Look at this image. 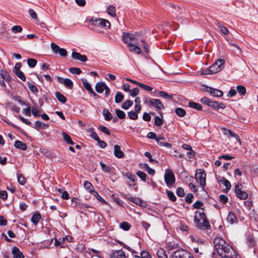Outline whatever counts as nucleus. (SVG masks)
Segmentation results:
<instances>
[{
    "instance_id": "28",
    "label": "nucleus",
    "mask_w": 258,
    "mask_h": 258,
    "mask_svg": "<svg viewBox=\"0 0 258 258\" xmlns=\"http://www.w3.org/2000/svg\"><path fill=\"white\" fill-rule=\"evenodd\" d=\"M156 254L158 258H168L165 250L162 248L158 249L156 252Z\"/></svg>"
},
{
    "instance_id": "39",
    "label": "nucleus",
    "mask_w": 258,
    "mask_h": 258,
    "mask_svg": "<svg viewBox=\"0 0 258 258\" xmlns=\"http://www.w3.org/2000/svg\"><path fill=\"white\" fill-rule=\"evenodd\" d=\"M133 104V101L132 100H127L124 101L121 105V107L125 110L128 109Z\"/></svg>"
},
{
    "instance_id": "45",
    "label": "nucleus",
    "mask_w": 258,
    "mask_h": 258,
    "mask_svg": "<svg viewBox=\"0 0 258 258\" xmlns=\"http://www.w3.org/2000/svg\"><path fill=\"white\" fill-rule=\"evenodd\" d=\"M37 61L34 58H28L27 59V63L30 68H34L37 64Z\"/></svg>"
},
{
    "instance_id": "37",
    "label": "nucleus",
    "mask_w": 258,
    "mask_h": 258,
    "mask_svg": "<svg viewBox=\"0 0 258 258\" xmlns=\"http://www.w3.org/2000/svg\"><path fill=\"white\" fill-rule=\"evenodd\" d=\"M123 94L120 92H117L115 97V102L119 103L123 100Z\"/></svg>"
},
{
    "instance_id": "38",
    "label": "nucleus",
    "mask_w": 258,
    "mask_h": 258,
    "mask_svg": "<svg viewBox=\"0 0 258 258\" xmlns=\"http://www.w3.org/2000/svg\"><path fill=\"white\" fill-rule=\"evenodd\" d=\"M166 193L170 201L172 202H175L176 201V197L173 191L166 189Z\"/></svg>"
},
{
    "instance_id": "49",
    "label": "nucleus",
    "mask_w": 258,
    "mask_h": 258,
    "mask_svg": "<svg viewBox=\"0 0 258 258\" xmlns=\"http://www.w3.org/2000/svg\"><path fill=\"white\" fill-rule=\"evenodd\" d=\"M100 165L104 172L108 173L110 171V167L106 165L102 161L100 162Z\"/></svg>"
},
{
    "instance_id": "36",
    "label": "nucleus",
    "mask_w": 258,
    "mask_h": 258,
    "mask_svg": "<svg viewBox=\"0 0 258 258\" xmlns=\"http://www.w3.org/2000/svg\"><path fill=\"white\" fill-rule=\"evenodd\" d=\"M236 89L240 95L244 96L246 93L245 87L242 85L237 86Z\"/></svg>"
},
{
    "instance_id": "6",
    "label": "nucleus",
    "mask_w": 258,
    "mask_h": 258,
    "mask_svg": "<svg viewBox=\"0 0 258 258\" xmlns=\"http://www.w3.org/2000/svg\"><path fill=\"white\" fill-rule=\"evenodd\" d=\"M224 63L225 60L224 59H219L209 67L210 71H211L212 74L219 72L224 68Z\"/></svg>"
},
{
    "instance_id": "62",
    "label": "nucleus",
    "mask_w": 258,
    "mask_h": 258,
    "mask_svg": "<svg viewBox=\"0 0 258 258\" xmlns=\"http://www.w3.org/2000/svg\"><path fill=\"white\" fill-rule=\"evenodd\" d=\"M28 87L30 89V90L34 93H36L38 92V89L37 88L34 86L33 84L30 83L29 82H28Z\"/></svg>"
},
{
    "instance_id": "18",
    "label": "nucleus",
    "mask_w": 258,
    "mask_h": 258,
    "mask_svg": "<svg viewBox=\"0 0 258 258\" xmlns=\"http://www.w3.org/2000/svg\"><path fill=\"white\" fill-rule=\"evenodd\" d=\"M12 253L13 255V258H24L23 253L20 251L19 248L17 246L13 247Z\"/></svg>"
},
{
    "instance_id": "19",
    "label": "nucleus",
    "mask_w": 258,
    "mask_h": 258,
    "mask_svg": "<svg viewBox=\"0 0 258 258\" xmlns=\"http://www.w3.org/2000/svg\"><path fill=\"white\" fill-rule=\"evenodd\" d=\"M0 77L7 82H9L11 80V77L9 73L5 70H0Z\"/></svg>"
},
{
    "instance_id": "60",
    "label": "nucleus",
    "mask_w": 258,
    "mask_h": 258,
    "mask_svg": "<svg viewBox=\"0 0 258 258\" xmlns=\"http://www.w3.org/2000/svg\"><path fill=\"white\" fill-rule=\"evenodd\" d=\"M139 93V89L138 88H135L131 90L130 91V95L132 97H133L136 96Z\"/></svg>"
},
{
    "instance_id": "44",
    "label": "nucleus",
    "mask_w": 258,
    "mask_h": 258,
    "mask_svg": "<svg viewBox=\"0 0 258 258\" xmlns=\"http://www.w3.org/2000/svg\"><path fill=\"white\" fill-rule=\"evenodd\" d=\"M83 87L88 91H91L92 89L91 85L87 82V80L86 79H82L81 80Z\"/></svg>"
},
{
    "instance_id": "20",
    "label": "nucleus",
    "mask_w": 258,
    "mask_h": 258,
    "mask_svg": "<svg viewBox=\"0 0 258 258\" xmlns=\"http://www.w3.org/2000/svg\"><path fill=\"white\" fill-rule=\"evenodd\" d=\"M227 221L228 223L233 224L236 223L238 219L233 212H229L227 217Z\"/></svg>"
},
{
    "instance_id": "23",
    "label": "nucleus",
    "mask_w": 258,
    "mask_h": 258,
    "mask_svg": "<svg viewBox=\"0 0 258 258\" xmlns=\"http://www.w3.org/2000/svg\"><path fill=\"white\" fill-rule=\"evenodd\" d=\"M106 84L104 82H98L96 84L95 90L98 93H102L105 88Z\"/></svg>"
},
{
    "instance_id": "59",
    "label": "nucleus",
    "mask_w": 258,
    "mask_h": 258,
    "mask_svg": "<svg viewBox=\"0 0 258 258\" xmlns=\"http://www.w3.org/2000/svg\"><path fill=\"white\" fill-rule=\"evenodd\" d=\"M194 196L192 194H188L185 198V201L187 203L190 204L192 202V199L194 198Z\"/></svg>"
},
{
    "instance_id": "9",
    "label": "nucleus",
    "mask_w": 258,
    "mask_h": 258,
    "mask_svg": "<svg viewBox=\"0 0 258 258\" xmlns=\"http://www.w3.org/2000/svg\"><path fill=\"white\" fill-rule=\"evenodd\" d=\"M149 106L155 107L158 111L164 108L163 104L158 99L151 98L149 99Z\"/></svg>"
},
{
    "instance_id": "42",
    "label": "nucleus",
    "mask_w": 258,
    "mask_h": 258,
    "mask_svg": "<svg viewBox=\"0 0 258 258\" xmlns=\"http://www.w3.org/2000/svg\"><path fill=\"white\" fill-rule=\"evenodd\" d=\"M119 227L124 231H128L131 227V225L127 222H123L120 224Z\"/></svg>"
},
{
    "instance_id": "50",
    "label": "nucleus",
    "mask_w": 258,
    "mask_h": 258,
    "mask_svg": "<svg viewBox=\"0 0 258 258\" xmlns=\"http://www.w3.org/2000/svg\"><path fill=\"white\" fill-rule=\"evenodd\" d=\"M15 73L22 81H26L25 76L21 71L18 70L17 72H15Z\"/></svg>"
},
{
    "instance_id": "24",
    "label": "nucleus",
    "mask_w": 258,
    "mask_h": 258,
    "mask_svg": "<svg viewBox=\"0 0 258 258\" xmlns=\"http://www.w3.org/2000/svg\"><path fill=\"white\" fill-rule=\"evenodd\" d=\"M246 242L249 248H252L254 247L256 244L253 236L251 235H248L247 236L246 238Z\"/></svg>"
},
{
    "instance_id": "41",
    "label": "nucleus",
    "mask_w": 258,
    "mask_h": 258,
    "mask_svg": "<svg viewBox=\"0 0 258 258\" xmlns=\"http://www.w3.org/2000/svg\"><path fill=\"white\" fill-rule=\"evenodd\" d=\"M107 13L113 17L116 16L115 13V8L113 6H109L107 8Z\"/></svg>"
},
{
    "instance_id": "25",
    "label": "nucleus",
    "mask_w": 258,
    "mask_h": 258,
    "mask_svg": "<svg viewBox=\"0 0 258 258\" xmlns=\"http://www.w3.org/2000/svg\"><path fill=\"white\" fill-rule=\"evenodd\" d=\"M216 24L217 26V27H218V28L219 29V32L223 34V35H227V34H228L229 30H228V29L226 27H225L223 25H222L219 22H217Z\"/></svg>"
},
{
    "instance_id": "27",
    "label": "nucleus",
    "mask_w": 258,
    "mask_h": 258,
    "mask_svg": "<svg viewBox=\"0 0 258 258\" xmlns=\"http://www.w3.org/2000/svg\"><path fill=\"white\" fill-rule=\"evenodd\" d=\"M220 182L226 187L227 190H229L230 189L231 187V183L226 178L224 177H221L220 180Z\"/></svg>"
},
{
    "instance_id": "7",
    "label": "nucleus",
    "mask_w": 258,
    "mask_h": 258,
    "mask_svg": "<svg viewBox=\"0 0 258 258\" xmlns=\"http://www.w3.org/2000/svg\"><path fill=\"white\" fill-rule=\"evenodd\" d=\"M242 185L238 183L235 186L234 190L236 197L240 200H246L248 194L245 191L242 190Z\"/></svg>"
},
{
    "instance_id": "55",
    "label": "nucleus",
    "mask_w": 258,
    "mask_h": 258,
    "mask_svg": "<svg viewBox=\"0 0 258 258\" xmlns=\"http://www.w3.org/2000/svg\"><path fill=\"white\" fill-rule=\"evenodd\" d=\"M18 182L21 185H24L26 183V179L22 174L18 175Z\"/></svg>"
},
{
    "instance_id": "34",
    "label": "nucleus",
    "mask_w": 258,
    "mask_h": 258,
    "mask_svg": "<svg viewBox=\"0 0 258 258\" xmlns=\"http://www.w3.org/2000/svg\"><path fill=\"white\" fill-rule=\"evenodd\" d=\"M175 114L179 117H184L186 114L185 110L182 108H176L175 110Z\"/></svg>"
},
{
    "instance_id": "2",
    "label": "nucleus",
    "mask_w": 258,
    "mask_h": 258,
    "mask_svg": "<svg viewBox=\"0 0 258 258\" xmlns=\"http://www.w3.org/2000/svg\"><path fill=\"white\" fill-rule=\"evenodd\" d=\"M202 211L197 210L195 212L196 214H199V217L197 215L194 217V222L197 227L202 230H208L210 229L211 225L207 219L206 214L204 212V209L202 208Z\"/></svg>"
},
{
    "instance_id": "54",
    "label": "nucleus",
    "mask_w": 258,
    "mask_h": 258,
    "mask_svg": "<svg viewBox=\"0 0 258 258\" xmlns=\"http://www.w3.org/2000/svg\"><path fill=\"white\" fill-rule=\"evenodd\" d=\"M177 244L175 242H168L166 243V247L169 250H173L176 248Z\"/></svg>"
},
{
    "instance_id": "14",
    "label": "nucleus",
    "mask_w": 258,
    "mask_h": 258,
    "mask_svg": "<svg viewBox=\"0 0 258 258\" xmlns=\"http://www.w3.org/2000/svg\"><path fill=\"white\" fill-rule=\"evenodd\" d=\"M72 57L81 62H86L87 60V57L85 55H82L79 52L75 51L72 53Z\"/></svg>"
},
{
    "instance_id": "26",
    "label": "nucleus",
    "mask_w": 258,
    "mask_h": 258,
    "mask_svg": "<svg viewBox=\"0 0 258 258\" xmlns=\"http://www.w3.org/2000/svg\"><path fill=\"white\" fill-rule=\"evenodd\" d=\"M84 186L85 188L90 193L93 194V191H95L94 189V187L91 183L88 181H85L84 182Z\"/></svg>"
},
{
    "instance_id": "10",
    "label": "nucleus",
    "mask_w": 258,
    "mask_h": 258,
    "mask_svg": "<svg viewBox=\"0 0 258 258\" xmlns=\"http://www.w3.org/2000/svg\"><path fill=\"white\" fill-rule=\"evenodd\" d=\"M205 91L209 93L211 95H212L214 97H220L223 95V92L219 89L213 88L212 87H209L207 86H205Z\"/></svg>"
},
{
    "instance_id": "35",
    "label": "nucleus",
    "mask_w": 258,
    "mask_h": 258,
    "mask_svg": "<svg viewBox=\"0 0 258 258\" xmlns=\"http://www.w3.org/2000/svg\"><path fill=\"white\" fill-rule=\"evenodd\" d=\"M103 115L104 116V119L107 121H109L112 118V115L111 113L107 109H103Z\"/></svg>"
},
{
    "instance_id": "64",
    "label": "nucleus",
    "mask_w": 258,
    "mask_h": 258,
    "mask_svg": "<svg viewBox=\"0 0 258 258\" xmlns=\"http://www.w3.org/2000/svg\"><path fill=\"white\" fill-rule=\"evenodd\" d=\"M219 199L220 202H221L223 204L227 203L228 201V197L225 195H221L219 196Z\"/></svg>"
},
{
    "instance_id": "43",
    "label": "nucleus",
    "mask_w": 258,
    "mask_h": 258,
    "mask_svg": "<svg viewBox=\"0 0 258 258\" xmlns=\"http://www.w3.org/2000/svg\"><path fill=\"white\" fill-rule=\"evenodd\" d=\"M127 115L131 119L136 120L138 118V113L135 111L132 110L128 112Z\"/></svg>"
},
{
    "instance_id": "16",
    "label": "nucleus",
    "mask_w": 258,
    "mask_h": 258,
    "mask_svg": "<svg viewBox=\"0 0 258 258\" xmlns=\"http://www.w3.org/2000/svg\"><path fill=\"white\" fill-rule=\"evenodd\" d=\"M110 257V258H126L125 253L122 250H112Z\"/></svg>"
},
{
    "instance_id": "17",
    "label": "nucleus",
    "mask_w": 258,
    "mask_h": 258,
    "mask_svg": "<svg viewBox=\"0 0 258 258\" xmlns=\"http://www.w3.org/2000/svg\"><path fill=\"white\" fill-rule=\"evenodd\" d=\"M114 155L117 158H122L124 156L123 152L121 150L120 146L117 145L114 146Z\"/></svg>"
},
{
    "instance_id": "56",
    "label": "nucleus",
    "mask_w": 258,
    "mask_h": 258,
    "mask_svg": "<svg viewBox=\"0 0 258 258\" xmlns=\"http://www.w3.org/2000/svg\"><path fill=\"white\" fill-rule=\"evenodd\" d=\"M145 167L146 168V171L148 173V174L152 175H154L155 174V170L150 167L147 164H145Z\"/></svg>"
},
{
    "instance_id": "61",
    "label": "nucleus",
    "mask_w": 258,
    "mask_h": 258,
    "mask_svg": "<svg viewBox=\"0 0 258 258\" xmlns=\"http://www.w3.org/2000/svg\"><path fill=\"white\" fill-rule=\"evenodd\" d=\"M204 205V203L200 201H197L192 205L193 209H201Z\"/></svg>"
},
{
    "instance_id": "12",
    "label": "nucleus",
    "mask_w": 258,
    "mask_h": 258,
    "mask_svg": "<svg viewBox=\"0 0 258 258\" xmlns=\"http://www.w3.org/2000/svg\"><path fill=\"white\" fill-rule=\"evenodd\" d=\"M57 80L60 83L63 84L69 89H72L73 88V82L70 79H63L60 77H57Z\"/></svg>"
},
{
    "instance_id": "47",
    "label": "nucleus",
    "mask_w": 258,
    "mask_h": 258,
    "mask_svg": "<svg viewBox=\"0 0 258 258\" xmlns=\"http://www.w3.org/2000/svg\"><path fill=\"white\" fill-rule=\"evenodd\" d=\"M92 195L101 203L106 204V202L99 195L97 191H93Z\"/></svg>"
},
{
    "instance_id": "52",
    "label": "nucleus",
    "mask_w": 258,
    "mask_h": 258,
    "mask_svg": "<svg viewBox=\"0 0 258 258\" xmlns=\"http://www.w3.org/2000/svg\"><path fill=\"white\" fill-rule=\"evenodd\" d=\"M137 175L144 181H146L147 174L143 171H138L137 172Z\"/></svg>"
},
{
    "instance_id": "31",
    "label": "nucleus",
    "mask_w": 258,
    "mask_h": 258,
    "mask_svg": "<svg viewBox=\"0 0 258 258\" xmlns=\"http://www.w3.org/2000/svg\"><path fill=\"white\" fill-rule=\"evenodd\" d=\"M156 92H157V91H155L154 92V93H155ZM157 92L159 93L160 97L164 98L165 99H170V100H172V98H173V95L172 94L169 95L167 92L163 91H159V92L157 91Z\"/></svg>"
},
{
    "instance_id": "13",
    "label": "nucleus",
    "mask_w": 258,
    "mask_h": 258,
    "mask_svg": "<svg viewBox=\"0 0 258 258\" xmlns=\"http://www.w3.org/2000/svg\"><path fill=\"white\" fill-rule=\"evenodd\" d=\"M126 198L130 202L137 205L144 207H145V205H142L143 200H141L139 198L134 197L132 196L131 195H128L126 196Z\"/></svg>"
},
{
    "instance_id": "53",
    "label": "nucleus",
    "mask_w": 258,
    "mask_h": 258,
    "mask_svg": "<svg viewBox=\"0 0 258 258\" xmlns=\"http://www.w3.org/2000/svg\"><path fill=\"white\" fill-rule=\"evenodd\" d=\"M141 42L142 43L141 45L142 46L146 53L148 54L149 53V47L147 43L143 39H141Z\"/></svg>"
},
{
    "instance_id": "30",
    "label": "nucleus",
    "mask_w": 258,
    "mask_h": 258,
    "mask_svg": "<svg viewBox=\"0 0 258 258\" xmlns=\"http://www.w3.org/2000/svg\"><path fill=\"white\" fill-rule=\"evenodd\" d=\"M123 175L126 177L133 182H136L137 179V177L135 174H133L129 172L123 173Z\"/></svg>"
},
{
    "instance_id": "8",
    "label": "nucleus",
    "mask_w": 258,
    "mask_h": 258,
    "mask_svg": "<svg viewBox=\"0 0 258 258\" xmlns=\"http://www.w3.org/2000/svg\"><path fill=\"white\" fill-rule=\"evenodd\" d=\"M190 253L183 249L175 250L171 255L172 258H189Z\"/></svg>"
},
{
    "instance_id": "21",
    "label": "nucleus",
    "mask_w": 258,
    "mask_h": 258,
    "mask_svg": "<svg viewBox=\"0 0 258 258\" xmlns=\"http://www.w3.org/2000/svg\"><path fill=\"white\" fill-rule=\"evenodd\" d=\"M14 146L16 148L25 151L27 150V145L25 143L19 140L15 141Z\"/></svg>"
},
{
    "instance_id": "63",
    "label": "nucleus",
    "mask_w": 258,
    "mask_h": 258,
    "mask_svg": "<svg viewBox=\"0 0 258 258\" xmlns=\"http://www.w3.org/2000/svg\"><path fill=\"white\" fill-rule=\"evenodd\" d=\"M141 258H152L151 255L150 253L145 250H144L142 251L141 253Z\"/></svg>"
},
{
    "instance_id": "40",
    "label": "nucleus",
    "mask_w": 258,
    "mask_h": 258,
    "mask_svg": "<svg viewBox=\"0 0 258 258\" xmlns=\"http://www.w3.org/2000/svg\"><path fill=\"white\" fill-rule=\"evenodd\" d=\"M154 124L156 126H161L163 124V116H161V117L156 116L154 118Z\"/></svg>"
},
{
    "instance_id": "33",
    "label": "nucleus",
    "mask_w": 258,
    "mask_h": 258,
    "mask_svg": "<svg viewBox=\"0 0 258 258\" xmlns=\"http://www.w3.org/2000/svg\"><path fill=\"white\" fill-rule=\"evenodd\" d=\"M41 218V216L39 213H36L32 216L31 221L34 225H37Z\"/></svg>"
},
{
    "instance_id": "32",
    "label": "nucleus",
    "mask_w": 258,
    "mask_h": 258,
    "mask_svg": "<svg viewBox=\"0 0 258 258\" xmlns=\"http://www.w3.org/2000/svg\"><path fill=\"white\" fill-rule=\"evenodd\" d=\"M31 126L36 129H37L38 128H41L42 129H45V128H46V127L48 126V125L42 122H41L39 120H37L35 122V125H34V126Z\"/></svg>"
},
{
    "instance_id": "1",
    "label": "nucleus",
    "mask_w": 258,
    "mask_h": 258,
    "mask_svg": "<svg viewBox=\"0 0 258 258\" xmlns=\"http://www.w3.org/2000/svg\"><path fill=\"white\" fill-rule=\"evenodd\" d=\"M213 243L215 251L221 257L234 258L231 254L230 255L228 254L224 255V253L228 254L231 250L234 253L235 252L232 247L228 243H226L224 239L217 237L214 239Z\"/></svg>"
},
{
    "instance_id": "22",
    "label": "nucleus",
    "mask_w": 258,
    "mask_h": 258,
    "mask_svg": "<svg viewBox=\"0 0 258 258\" xmlns=\"http://www.w3.org/2000/svg\"><path fill=\"white\" fill-rule=\"evenodd\" d=\"M188 106L198 111H202L203 109V107L200 104L193 101H189Z\"/></svg>"
},
{
    "instance_id": "11",
    "label": "nucleus",
    "mask_w": 258,
    "mask_h": 258,
    "mask_svg": "<svg viewBox=\"0 0 258 258\" xmlns=\"http://www.w3.org/2000/svg\"><path fill=\"white\" fill-rule=\"evenodd\" d=\"M206 173L204 171L200 169V171L196 174L195 177L197 179H199L201 185L204 188L206 185Z\"/></svg>"
},
{
    "instance_id": "46",
    "label": "nucleus",
    "mask_w": 258,
    "mask_h": 258,
    "mask_svg": "<svg viewBox=\"0 0 258 258\" xmlns=\"http://www.w3.org/2000/svg\"><path fill=\"white\" fill-rule=\"evenodd\" d=\"M13 99L17 101L22 105L28 106V104L26 102V101L25 100H21V97L19 96H15L13 97Z\"/></svg>"
},
{
    "instance_id": "57",
    "label": "nucleus",
    "mask_w": 258,
    "mask_h": 258,
    "mask_svg": "<svg viewBox=\"0 0 258 258\" xmlns=\"http://www.w3.org/2000/svg\"><path fill=\"white\" fill-rule=\"evenodd\" d=\"M176 193L179 197H183L185 195L184 189L181 187H178L176 189Z\"/></svg>"
},
{
    "instance_id": "15",
    "label": "nucleus",
    "mask_w": 258,
    "mask_h": 258,
    "mask_svg": "<svg viewBox=\"0 0 258 258\" xmlns=\"http://www.w3.org/2000/svg\"><path fill=\"white\" fill-rule=\"evenodd\" d=\"M208 106L216 110L220 108L224 109L226 107L225 105L223 103H218L217 101L212 100H211Z\"/></svg>"
},
{
    "instance_id": "48",
    "label": "nucleus",
    "mask_w": 258,
    "mask_h": 258,
    "mask_svg": "<svg viewBox=\"0 0 258 258\" xmlns=\"http://www.w3.org/2000/svg\"><path fill=\"white\" fill-rule=\"evenodd\" d=\"M116 114L118 118L120 119H124L125 117V113L119 109H116L115 110Z\"/></svg>"
},
{
    "instance_id": "29",
    "label": "nucleus",
    "mask_w": 258,
    "mask_h": 258,
    "mask_svg": "<svg viewBox=\"0 0 258 258\" xmlns=\"http://www.w3.org/2000/svg\"><path fill=\"white\" fill-rule=\"evenodd\" d=\"M55 95L58 101L62 103H65L67 101L66 97L59 92H56Z\"/></svg>"
},
{
    "instance_id": "51",
    "label": "nucleus",
    "mask_w": 258,
    "mask_h": 258,
    "mask_svg": "<svg viewBox=\"0 0 258 258\" xmlns=\"http://www.w3.org/2000/svg\"><path fill=\"white\" fill-rule=\"evenodd\" d=\"M69 72L73 74L79 75L81 73L82 71L80 69L78 68H71L69 69Z\"/></svg>"
},
{
    "instance_id": "3",
    "label": "nucleus",
    "mask_w": 258,
    "mask_h": 258,
    "mask_svg": "<svg viewBox=\"0 0 258 258\" xmlns=\"http://www.w3.org/2000/svg\"><path fill=\"white\" fill-rule=\"evenodd\" d=\"M89 22L90 24H92L94 26H97L101 28H109L110 25L108 20L94 17H92L89 20Z\"/></svg>"
},
{
    "instance_id": "4",
    "label": "nucleus",
    "mask_w": 258,
    "mask_h": 258,
    "mask_svg": "<svg viewBox=\"0 0 258 258\" xmlns=\"http://www.w3.org/2000/svg\"><path fill=\"white\" fill-rule=\"evenodd\" d=\"M122 37L123 42L127 44V46H131L134 43H138V39L136 34L124 32L122 33Z\"/></svg>"
},
{
    "instance_id": "58",
    "label": "nucleus",
    "mask_w": 258,
    "mask_h": 258,
    "mask_svg": "<svg viewBox=\"0 0 258 258\" xmlns=\"http://www.w3.org/2000/svg\"><path fill=\"white\" fill-rule=\"evenodd\" d=\"M98 128L100 131L104 133V134L107 135H110V133L108 129L106 126L103 125H100L99 126Z\"/></svg>"
},
{
    "instance_id": "5",
    "label": "nucleus",
    "mask_w": 258,
    "mask_h": 258,
    "mask_svg": "<svg viewBox=\"0 0 258 258\" xmlns=\"http://www.w3.org/2000/svg\"><path fill=\"white\" fill-rule=\"evenodd\" d=\"M164 180L168 187H172L175 182V177L173 171L170 169L165 170Z\"/></svg>"
}]
</instances>
